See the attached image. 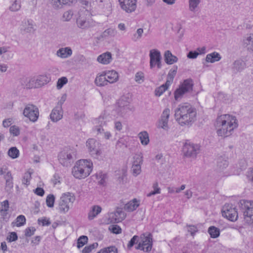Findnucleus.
<instances>
[{"label": "nucleus", "mask_w": 253, "mask_h": 253, "mask_svg": "<svg viewBox=\"0 0 253 253\" xmlns=\"http://www.w3.org/2000/svg\"><path fill=\"white\" fill-rule=\"evenodd\" d=\"M238 126V121L236 117L229 114L218 116L214 123L217 135L223 138L231 135Z\"/></svg>", "instance_id": "1"}, {"label": "nucleus", "mask_w": 253, "mask_h": 253, "mask_svg": "<svg viewBox=\"0 0 253 253\" xmlns=\"http://www.w3.org/2000/svg\"><path fill=\"white\" fill-rule=\"evenodd\" d=\"M174 117L181 126H190L196 120L197 111L188 103L180 104L174 110Z\"/></svg>", "instance_id": "2"}, {"label": "nucleus", "mask_w": 253, "mask_h": 253, "mask_svg": "<svg viewBox=\"0 0 253 253\" xmlns=\"http://www.w3.org/2000/svg\"><path fill=\"white\" fill-rule=\"evenodd\" d=\"M93 169V163L90 160L82 159L77 161L72 168L73 175L77 179H82L90 175Z\"/></svg>", "instance_id": "3"}, {"label": "nucleus", "mask_w": 253, "mask_h": 253, "mask_svg": "<svg viewBox=\"0 0 253 253\" xmlns=\"http://www.w3.org/2000/svg\"><path fill=\"white\" fill-rule=\"evenodd\" d=\"M76 198L74 194L70 192L63 193L58 203V210L60 213L67 212L75 201Z\"/></svg>", "instance_id": "4"}, {"label": "nucleus", "mask_w": 253, "mask_h": 253, "mask_svg": "<svg viewBox=\"0 0 253 253\" xmlns=\"http://www.w3.org/2000/svg\"><path fill=\"white\" fill-rule=\"evenodd\" d=\"M77 24L79 28L85 29L93 26L94 22L90 18L89 11L84 8L79 12Z\"/></svg>", "instance_id": "5"}, {"label": "nucleus", "mask_w": 253, "mask_h": 253, "mask_svg": "<svg viewBox=\"0 0 253 253\" xmlns=\"http://www.w3.org/2000/svg\"><path fill=\"white\" fill-rule=\"evenodd\" d=\"M85 146L92 157L98 159L102 155L101 144L97 140L94 138L88 139L86 141Z\"/></svg>", "instance_id": "6"}, {"label": "nucleus", "mask_w": 253, "mask_h": 253, "mask_svg": "<svg viewBox=\"0 0 253 253\" xmlns=\"http://www.w3.org/2000/svg\"><path fill=\"white\" fill-rule=\"evenodd\" d=\"M200 147L197 144H194L189 140H186L182 147L183 155L188 158H195L200 152Z\"/></svg>", "instance_id": "7"}, {"label": "nucleus", "mask_w": 253, "mask_h": 253, "mask_svg": "<svg viewBox=\"0 0 253 253\" xmlns=\"http://www.w3.org/2000/svg\"><path fill=\"white\" fill-rule=\"evenodd\" d=\"M75 157L76 152L74 150L64 149L59 154L58 160L62 165L68 167L73 162Z\"/></svg>", "instance_id": "8"}, {"label": "nucleus", "mask_w": 253, "mask_h": 253, "mask_svg": "<svg viewBox=\"0 0 253 253\" xmlns=\"http://www.w3.org/2000/svg\"><path fill=\"white\" fill-rule=\"evenodd\" d=\"M193 82L190 79L185 80L174 91V98L176 100H180L183 95L193 89Z\"/></svg>", "instance_id": "9"}, {"label": "nucleus", "mask_w": 253, "mask_h": 253, "mask_svg": "<svg viewBox=\"0 0 253 253\" xmlns=\"http://www.w3.org/2000/svg\"><path fill=\"white\" fill-rule=\"evenodd\" d=\"M50 77L46 75H40L29 79L26 86L28 88H38L47 84Z\"/></svg>", "instance_id": "10"}, {"label": "nucleus", "mask_w": 253, "mask_h": 253, "mask_svg": "<svg viewBox=\"0 0 253 253\" xmlns=\"http://www.w3.org/2000/svg\"><path fill=\"white\" fill-rule=\"evenodd\" d=\"M140 242L135 247L137 250H140L145 252H150L152 247V236L149 233L142 234L140 236Z\"/></svg>", "instance_id": "11"}, {"label": "nucleus", "mask_w": 253, "mask_h": 253, "mask_svg": "<svg viewBox=\"0 0 253 253\" xmlns=\"http://www.w3.org/2000/svg\"><path fill=\"white\" fill-rule=\"evenodd\" d=\"M149 57L150 69H152L157 67L159 69L162 68V56L159 50L156 49L150 50Z\"/></svg>", "instance_id": "12"}, {"label": "nucleus", "mask_w": 253, "mask_h": 253, "mask_svg": "<svg viewBox=\"0 0 253 253\" xmlns=\"http://www.w3.org/2000/svg\"><path fill=\"white\" fill-rule=\"evenodd\" d=\"M243 210L245 221L253 225V201H244Z\"/></svg>", "instance_id": "13"}, {"label": "nucleus", "mask_w": 253, "mask_h": 253, "mask_svg": "<svg viewBox=\"0 0 253 253\" xmlns=\"http://www.w3.org/2000/svg\"><path fill=\"white\" fill-rule=\"evenodd\" d=\"M23 114L25 117L28 118L30 121L35 122L39 118V109L35 105L28 104L25 107Z\"/></svg>", "instance_id": "14"}, {"label": "nucleus", "mask_w": 253, "mask_h": 253, "mask_svg": "<svg viewBox=\"0 0 253 253\" xmlns=\"http://www.w3.org/2000/svg\"><path fill=\"white\" fill-rule=\"evenodd\" d=\"M110 121V117L105 112L101 114L98 118L94 120V124L96 125L94 129L97 131V134H101L104 131L102 126H106L108 122Z\"/></svg>", "instance_id": "15"}, {"label": "nucleus", "mask_w": 253, "mask_h": 253, "mask_svg": "<svg viewBox=\"0 0 253 253\" xmlns=\"http://www.w3.org/2000/svg\"><path fill=\"white\" fill-rule=\"evenodd\" d=\"M170 115V109L169 108H165L157 122V126L158 128H162L165 130H168L169 129L168 123Z\"/></svg>", "instance_id": "16"}, {"label": "nucleus", "mask_w": 253, "mask_h": 253, "mask_svg": "<svg viewBox=\"0 0 253 253\" xmlns=\"http://www.w3.org/2000/svg\"><path fill=\"white\" fill-rule=\"evenodd\" d=\"M222 213L223 216L231 221L236 220L238 217V213L236 209L229 204H225L223 206Z\"/></svg>", "instance_id": "17"}, {"label": "nucleus", "mask_w": 253, "mask_h": 253, "mask_svg": "<svg viewBox=\"0 0 253 253\" xmlns=\"http://www.w3.org/2000/svg\"><path fill=\"white\" fill-rule=\"evenodd\" d=\"M126 217V213L120 208H117L114 212L108 214V222H119L123 220Z\"/></svg>", "instance_id": "18"}, {"label": "nucleus", "mask_w": 253, "mask_h": 253, "mask_svg": "<svg viewBox=\"0 0 253 253\" xmlns=\"http://www.w3.org/2000/svg\"><path fill=\"white\" fill-rule=\"evenodd\" d=\"M130 110L128 102L125 101L123 98L119 101L118 106L116 109L119 116L124 117Z\"/></svg>", "instance_id": "19"}, {"label": "nucleus", "mask_w": 253, "mask_h": 253, "mask_svg": "<svg viewBox=\"0 0 253 253\" xmlns=\"http://www.w3.org/2000/svg\"><path fill=\"white\" fill-rule=\"evenodd\" d=\"M34 23L32 20H23L20 26L19 29L22 34L31 33L34 31Z\"/></svg>", "instance_id": "20"}, {"label": "nucleus", "mask_w": 253, "mask_h": 253, "mask_svg": "<svg viewBox=\"0 0 253 253\" xmlns=\"http://www.w3.org/2000/svg\"><path fill=\"white\" fill-rule=\"evenodd\" d=\"M121 8L127 12L134 11L136 7V0H119Z\"/></svg>", "instance_id": "21"}, {"label": "nucleus", "mask_w": 253, "mask_h": 253, "mask_svg": "<svg viewBox=\"0 0 253 253\" xmlns=\"http://www.w3.org/2000/svg\"><path fill=\"white\" fill-rule=\"evenodd\" d=\"M63 115V111L62 107L60 106H56L51 111L50 118L51 120L53 122H57L60 120Z\"/></svg>", "instance_id": "22"}, {"label": "nucleus", "mask_w": 253, "mask_h": 253, "mask_svg": "<svg viewBox=\"0 0 253 253\" xmlns=\"http://www.w3.org/2000/svg\"><path fill=\"white\" fill-rule=\"evenodd\" d=\"M9 208L8 200H5L0 203V215L3 220L6 222L8 221L9 218V215L8 214Z\"/></svg>", "instance_id": "23"}, {"label": "nucleus", "mask_w": 253, "mask_h": 253, "mask_svg": "<svg viewBox=\"0 0 253 253\" xmlns=\"http://www.w3.org/2000/svg\"><path fill=\"white\" fill-rule=\"evenodd\" d=\"M72 49L69 46L61 47L56 52V55L61 59L68 58L72 56Z\"/></svg>", "instance_id": "24"}, {"label": "nucleus", "mask_w": 253, "mask_h": 253, "mask_svg": "<svg viewBox=\"0 0 253 253\" xmlns=\"http://www.w3.org/2000/svg\"><path fill=\"white\" fill-rule=\"evenodd\" d=\"M104 72L108 83L113 84L119 80V74L116 71L109 70L104 71Z\"/></svg>", "instance_id": "25"}, {"label": "nucleus", "mask_w": 253, "mask_h": 253, "mask_svg": "<svg viewBox=\"0 0 253 253\" xmlns=\"http://www.w3.org/2000/svg\"><path fill=\"white\" fill-rule=\"evenodd\" d=\"M102 210V208L100 206L93 205L91 206L87 214L88 219L91 220L96 218L101 212Z\"/></svg>", "instance_id": "26"}, {"label": "nucleus", "mask_w": 253, "mask_h": 253, "mask_svg": "<svg viewBox=\"0 0 253 253\" xmlns=\"http://www.w3.org/2000/svg\"><path fill=\"white\" fill-rule=\"evenodd\" d=\"M243 44L249 51L253 52V34H250L244 37Z\"/></svg>", "instance_id": "27"}, {"label": "nucleus", "mask_w": 253, "mask_h": 253, "mask_svg": "<svg viewBox=\"0 0 253 253\" xmlns=\"http://www.w3.org/2000/svg\"><path fill=\"white\" fill-rule=\"evenodd\" d=\"M112 60V54L110 52H107L98 56L97 61L102 64L107 65L109 64Z\"/></svg>", "instance_id": "28"}, {"label": "nucleus", "mask_w": 253, "mask_h": 253, "mask_svg": "<svg viewBox=\"0 0 253 253\" xmlns=\"http://www.w3.org/2000/svg\"><path fill=\"white\" fill-rule=\"evenodd\" d=\"M165 62L168 65H171L178 61V58L173 55L170 51L166 50L164 55Z\"/></svg>", "instance_id": "29"}, {"label": "nucleus", "mask_w": 253, "mask_h": 253, "mask_svg": "<svg viewBox=\"0 0 253 253\" xmlns=\"http://www.w3.org/2000/svg\"><path fill=\"white\" fill-rule=\"evenodd\" d=\"M139 201L134 199L125 204L124 209L129 212L133 211L139 207Z\"/></svg>", "instance_id": "30"}, {"label": "nucleus", "mask_w": 253, "mask_h": 253, "mask_svg": "<svg viewBox=\"0 0 253 253\" xmlns=\"http://www.w3.org/2000/svg\"><path fill=\"white\" fill-rule=\"evenodd\" d=\"M138 137L141 144L143 146H147L150 142L149 135L147 131H142L138 134Z\"/></svg>", "instance_id": "31"}, {"label": "nucleus", "mask_w": 253, "mask_h": 253, "mask_svg": "<svg viewBox=\"0 0 253 253\" xmlns=\"http://www.w3.org/2000/svg\"><path fill=\"white\" fill-rule=\"evenodd\" d=\"M221 59L220 54L217 52H213L208 54L206 57V61L207 62L214 63L219 61Z\"/></svg>", "instance_id": "32"}, {"label": "nucleus", "mask_w": 253, "mask_h": 253, "mask_svg": "<svg viewBox=\"0 0 253 253\" xmlns=\"http://www.w3.org/2000/svg\"><path fill=\"white\" fill-rule=\"evenodd\" d=\"M95 83L97 86H101L107 84L108 82L104 75V71L100 74H98L95 80Z\"/></svg>", "instance_id": "33"}, {"label": "nucleus", "mask_w": 253, "mask_h": 253, "mask_svg": "<svg viewBox=\"0 0 253 253\" xmlns=\"http://www.w3.org/2000/svg\"><path fill=\"white\" fill-rule=\"evenodd\" d=\"M75 0H50L52 6L56 9L62 7L63 4L73 3Z\"/></svg>", "instance_id": "34"}, {"label": "nucleus", "mask_w": 253, "mask_h": 253, "mask_svg": "<svg viewBox=\"0 0 253 253\" xmlns=\"http://www.w3.org/2000/svg\"><path fill=\"white\" fill-rule=\"evenodd\" d=\"M170 85V81H167L165 84H162L156 88L155 94L157 96H160L168 88Z\"/></svg>", "instance_id": "35"}, {"label": "nucleus", "mask_w": 253, "mask_h": 253, "mask_svg": "<svg viewBox=\"0 0 253 253\" xmlns=\"http://www.w3.org/2000/svg\"><path fill=\"white\" fill-rule=\"evenodd\" d=\"M143 161V159L142 154H135L132 158L131 162L132 166H142Z\"/></svg>", "instance_id": "36"}, {"label": "nucleus", "mask_w": 253, "mask_h": 253, "mask_svg": "<svg viewBox=\"0 0 253 253\" xmlns=\"http://www.w3.org/2000/svg\"><path fill=\"white\" fill-rule=\"evenodd\" d=\"M26 223V218L24 215H20L17 217L15 220L11 223L13 227H20L24 225Z\"/></svg>", "instance_id": "37"}, {"label": "nucleus", "mask_w": 253, "mask_h": 253, "mask_svg": "<svg viewBox=\"0 0 253 253\" xmlns=\"http://www.w3.org/2000/svg\"><path fill=\"white\" fill-rule=\"evenodd\" d=\"M7 155L11 159H14L19 157V151L16 147H12L8 150Z\"/></svg>", "instance_id": "38"}, {"label": "nucleus", "mask_w": 253, "mask_h": 253, "mask_svg": "<svg viewBox=\"0 0 253 253\" xmlns=\"http://www.w3.org/2000/svg\"><path fill=\"white\" fill-rule=\"evenodd\" d=\"M208 232L211 237L212 238H217L220 234V231L219 229L213 226L209 227Z\"/></svg>", "instance_id": "39"}, {"label": "nucleus", "mask_w": 253, "mask_h": 253, "mask_svg": "<svg viewBox=\"0 0 253 253\" xmlns=\"http://www.w3.org/2000/svg\"><path fill=\"white\" fill-rule=\"evenodd\" d=\"M200 0H189V9L192 12L197 10Z\"/></svg>", "instance_id": "40"}, {"label": "nucleus", "mask_w": 253, "mask_h": 253, "mask_svg": "<svg viewBox=\"0 0 253 253\" xmlns=\"http://www.w3.org/2000/svg\"><path fill=\"white\" fill-rule=\"evenodd\" d=\"M117 34V30L114 28H108L105 30L103 34V37H114Z\"/></svg>", "instance_id": "41"}, {"label": "nucleus", "mask_w": 253, "mask_h": 253, "mask_svg": "<svg viewBox=\"0 0 253 253\" xmlns=\"http://www.w3.org/2000/svg\"><path fill=\"white\" fill-rule=\"evenodd\" d=\"M134 80L137 83L139 84L143 83L145 81L144 73L142 71L136 72L135 74Z\"/></svg>", "instance_id": "42"}, {"label": "nucleus", "mask_w": 253, "mask_h": 253, "mask_svg": "<svg viewBox=\"0 0 253 253\" xmlns=\"http://www.w3.org/2000/svg\"><path fill=\"white\" fill-rule=\"evenodd\" d=\"M21 7V1L19 0H14L9 6V10L11 11L16 12L19 10Z\"/></svg>", "instance_id": "43"}, {"label": "nucleus", "mask_w": 253, "mask_h": 253, "mask_svg": "<svg viewBox=\"0 0 253 253\" xmlns=\"http://www.w3.org/2000/svg\"><path fill=\"white\" fill-rule=\"evenodd\" d=\"M143 32L144 31L142 28L138 29L136 32L132 36L131 40L134 42L138 41L141 38Z\"/></svg>", "instance_id": "44"}, {"label": "nucleus", "mask_w": 253, "mask_h": 253, "mask_svg": "<svg viewBox=\"0 0 253 253\" xmlns=\"http://www.w3.org/2000/svg\"><path fill=\"white\" fill-rule=\"evenodd\" d=\"M153 190L147 194V196L149 197L156 194L161 193V189L159 187L158 183L156 182L153 185Z\"/></svg>", "instance_id": "45"}, {"label": "nucleus", "mask_w": 253, "mask_h": 253, "mask_svg": "<svg viewBox=\"0 0 253 253\" xmlns=\"http://www.w3.org/2000/svg\"><path fill=\"white\" fill-rule=\"evenodd\" d=\"M98 246L97 243H93L88 246H85L82 250V253H90L91 251L96 248Z\"/></svg>", "instance_id": "46"}, {"label": "nucleus", "mask_w": 253, "mask_h": 253, "mask_svg": "<svg viewBox=\"0 0 253 253\" xmlns=\"http://www.w3.org/2000/svg\"><path fill=\"white\" fill-rule=\"evenodd\" d=\"M97 253H118L117 249L113 246L105 248Z\"/></svg>", "instance_id": "47"}, {"label": "nucleus", "mask_w": 253, "mask_h": 253, "mask_svg": "<svg viewBox=\"0 0 253 253\" xmlns=\"http://www.w3.org/2000/svg\"><path fill=\"white\" fill-rule=\"evenodd\" d=\"M131 171L134 177L137 176L141 173V166H131Z\"/></svg>", "instance_id": "48"}, {"label": "nucleus", "mask_w": 253, "mask_h": 253, "mask_svg": "<svg viewBox=\"0 0 253 253\" xmlns=\"http://www.w3.org/2000/svg\"><path fill=\"white\" fill-rule=\"evenodd\" d=\"M9 132L14 136H17L20 134V129L19 126L13 125L10 127Z\"/></svg>", "instance_id": "49"}, {"label": "nucleus", "mask_w": 253, "mask_h": 253, "mask_svg": "<svg viewBox=\"0 0 253 253\" xmlns=\"http://www.w3.org/2000/svg\"><path fill=\"white\" fill-rule=\"evenodd\" d=\"M55 202V197L52 194H49L46 197V203L47 207L52 208Z\"/></svg>", "instance_id": "50"}, {"label": "nucleus", "mask_w": 253, "mask_h": 253, "mask_svg": "<svg viewBox=\"0 0 253 253\" xmlns=\"http://www.w3.org/2000/svg\"><path fill=\"white\" fill-rule=\"evenodd\" d=\"M88 238L86 236H82L78 240L77 247L80 249L87 243Z\"/></svg>", "instance_id": "51"}, {"label": "nucleus", "mask_w": 253, "mask_h": 253, "mask_svg": "<svg viewBox=\"0 0 253 253\" xmlns=\"http://www.w3.org/2000/svg\"><path fill=\"white\" fill-rule=\"evenodd\" d=\"M68 82V79L66 77H63L59 78L57 82V88L59 89H61L64 85L66 84Z\"/></svg>", "instance_id": "52"}, {"label": "nucleus", "mask_w": 253, "mask_h": 253, "mask_svg": "<svg viewBox=\"0 0 253 253\" xmlns=\"http://www.w3.org/2000/svg\"><path fill=\"white\" fill-rule=\"evenodd\" d=\"M244 64L242 61L237 60L234 62L233 68L237 71H239L244 68Z\"/></svg>", "instance_id": "53"}, {"label": "nucleus", "mask_w": 253, "mask_h": 253, "mask_svg": "<svg viewBox=\"0 0 253 253\" xmlns=\"http://www.w3.org/2000/svg\"><path fill=\"white\" fill-rule=\"evenodd\" d=\"M73 15V13L71 10H68L67 11H65L62 16L63 20L64 21H70Z\"/></svg>", "instance_id": "54"}, {"label": "nucleus", "mask_w": 253, "mask_h": 253, "mask_svg": "<svg viewBox=\"0 0 253 253\" xmlns=\"http://www.w3.org/2000/svg\"><path fill=\"white\" fill-rule=\"evenodd\" d=\"M31 178V173L29 172H25L22 179V183L28 185Z\"/></svg>", "instance_id": "55"}, {"label": "nucleus", "mask_w": 253, "mask_h": 253, "mask_svg": "<svg viewBox=\"0 0 253 253\" xmlns=\"http://www.w3.org/2000/svg\"><path fill=\"white\" fill-rule=\"evenodd\" d=\"M109 229L113 233L119 234L121 233L122 229L120 227L117 225H111Z\"/></svg>", "instance_id": "56"}, {"label": "nucleus", "mask_w": 253, "mask_h": 253, "mask_svg": "<svg viewBox=\"0 0 253 253\" xmlns=\"http://www.w3.org/2000/svg\"><path fill=\"white\" fill-rule=\"evenodd\" d=\"M176 70H177V67H176L175 69L174 70H170L168 74V79L167 81H170V84H171L173 78L176 75Z\"/></svg>", "instance_id": "57"}, {"label": "nucleus", "mask_w": 253, "mask_h": 253, "mask_svg": "<svg viewBox=\"0 0 253 253\" xmlns=\"http://www.w3.org/2000/svg\"><path fill=\"white\" fill-rule=\"evenodd\" d=\"M38 221L39 224H42V226H48L51 223L49 218L46 217L40 218Z\"/></svg>", "instance_id": "58"}, {"label": "nucleus", "mask_w": 253, "mask_h": 253, "mask_svg": "<svg viewBox=\"0 0 253 253\" xmlns=\"http://www.w3.org/2000/svg\"><path fill=\"white\" fill-rule=\"evenodd\" d=\"M228 165V163L226 160H220L217 162V167L221 170L226 168Z\"/></svg>", "instance_id": "59"}, {"label": "nucleus", "mask_w": 253, "mask_h": 253, "mask_svg": "<svg viewBox=\"0 0 253 253\" xmlns=\"http://www.w3.org/2000/svg\"><path fill=\"white\" fill-rule=\"evenodd\" d=\"M17 239L18 237L17 234L14 232L10 233L9 235L7 237V240L9 242L15 241Z\"/></svg>", "instance_id": "60"}, {"label": "nucleus", "mask_w": 253, "mask_h": 253, "mask_svg": "<svg viewBox=\"0 0 253 253\" xmlns=\"http://www.w3.org/2000/svg\"><path fill=\"white\" fill-rule=\"evenodd\" d=\"M35 231L36 229L33 227L27 228L25 230V235L26 237H31L34 235Z\"/></svg>", "instance_id": "61"}, {"label": "nucleus", "mask_w": 253, "mask_h": 253, "mask_svg": "<svg viewBox=\"0 0 253 253\" xmlns=\"http://www.w3.org/2000/svg\"><path fill=\"white\" fill-rule=\"evenodd\" d=\"M138 236L135 235L129 241L127 244V248L130 249L138 241Z\"/></svg>", "instance_id": "62"}, {"label": "nucleus", "mask_w": 253, "mask_h": 253, "mask_svg": "<svg viewBox=\"0 0 253 253\" xmlns=\"http://www.w3.org/2000/svg\"><path fill=\"white\" fill-rule=\"evenodd\" d=\"M12 122L13 119L12 118L4 119L2 121V126L4 127H8L12 124Z\"/></svg>", "instance_id": "63"}, {"label": "nucleus", "mask_w": 253, "mask_h": 253, "mask_svg": "<svg viewBox=\"0 0 253 253\" xmlns=\"http://www.w3.org/2000/svg\"><path fill=\"white\" fill-rule=\"evenodd\" d=\"M199 55V53H198L196 51H191L187 55V57L189 59H195Z\"/></svg>", "instance_id": "64"}]
</instances>
